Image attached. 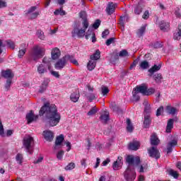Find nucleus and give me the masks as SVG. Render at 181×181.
<instances>
[{"instance_id": "obj_1", "label": "nucleus", "mask_w": 181, "mask_h": 181, "mask_svg": "<svg viewBox=\"0 0 181 181\" xmlns=\"http://www.w3.org/2000/svg\"><path fill=\"white\" fill-rule=\"evenodd\" d=\"M45 115V119L49 127H56L62 119V116L57 112V107L54 104L50 105L49 103L44 104L39 111V115L43 117Z\"/></svg>"}, {"instance_id": "obj_2", "label": "nucleus", "mask_w": 181, "mask_h": 181, "mask_svg": "<svg viewBox=\"0 0 181 181\" xmlns=\"http://www.w3.org/2000/svg\"><path fill=\"white\" fill-rule=\"evenodd\" d=\"M45 52L46 49L45 48L39 45H35L30 54V59L34 62H37L39 59H42L45 56Z\"/></svg>"}, {"instance_id": "obj_3", "label": "nucleus", "mask_w": 181, "mask_h": 181, "mask_svg": "<svg viewBox=\"0 0 181 181\" xmlns=\"http://www.w3.org/2000/svg\"><path fill=\"white\" fill-rule=\"evenodd\" d=\"M124 177L126 181H134L136 179V173L135 170L128 166L124 173Z\"/></svg>"}, {"instance_id": "obj_4", "label": "nucleus", "mask_w": 181, "mask_h": 181, "mask_svg": "<svg viewBox=\"0 0 181 181\" xmlns=\"http://www.w3.org/2000/svg\"><path fill=\"white\" fill-rule=\"evenodd\" d=\"M33 137L29 136L28 138L23 139V145L25 148L26 152L30 153V155L33 154V150L32 149V143L33 142Z\"/></svg>"}, {"instance_id": "obj_5", "label": "nucleus", "mask_w": 181, "mask_h": 181, "mask_svg": "<svg viewBox=\"0 0 181 181\" xmlns=\"http://www.w3.org/2000/svg\"><path fill=\"white\" fill-rule=\"evenodd\" d=\"M37 9L36 6H31L28 11H25V16H28V19L30 21L36 19L40 15L39 11H35Z\"/></svg>"}, {"instance_id": "obj_6", "label": "nucleus", "mask_w": 181, "mask_h": 181, "mask_svg": "<svg viewBox=\"0 0 181 181\" xmlns=\"http://www.w3.org/2000/svg\"><path fill=\"white\" fill-rule=\"evenodd\" d=\"M126 162L130 165L132 166H139L141 165V158L139 156L134 157V156L129 155L126 158Z\"/></svg>"}, {"instance_id": "obj_7", "label": "nucleus", "mask_w": 181, "mask_h": 181, "mask_svg": "<svg viewBox=\"0 0 181 181\" xmlns=\"http://www.w3.org/2000/svg\"><path fill=\"white\" fill-rule=\"evenodd\" d=\"M70 57H66L65 55L64 57L59 59L54 64V68L56 70H62L66 67V64H67V59Z\"/></svg>"}, {"instance_id": "obj_8", "label": "nucleus", "mask_w": 181, "mask_h": 181, "mask_svg": "<svg viewBox=\"0 0 181 181\" xmlns=\"http://www.w3.org/2000/svg\"><path fill=\"white\" fill-rule=\"evenodd\" d=\"M86 30H87V28H83V29H78V27H74L71 32L72 37H76V36L79 38L84 37L86 35Z\"/></svg>"}, {"instance_id": "obj_9", "label": "nucleus", "mask_w": 181, "mask_h": 181, "mask_svg": "<svg viewBox=\"0 0 181 181\" xmlns=\"http://www.w3.org/2000/svg\"><path fill=\"white\" fill-rule=\"evenodd\" d=\"M148 88V86H146V85H145V83H143L141 86H136V88H134V94H133V97H136V94L138 93H141L143 95H146V90Z\"/></svg>"}, {"instance_id": "obj_10", "label": "nucleus", "mask_w": 181, "mask_h": 181, "mask_svg": "<svg viewBox=\"0 0 181 181\" xmlns=\"http://www.w3.org/2000/svg\"><path fill=\"white\" fill-rule=\"evenodd\" d=\"M148 153L150 158H154L155 159H159L160 158V153L158 148L152 146L148 149Z\"/></svg>"}, {"instance_id": "obj_11", "label": "nucleus", "mask_w": 181, "mask_h": 181, "mask_svg": "<svg viewBox=\"0 0 181 181\" xmlns=\"http://www.w3.org/2000/svg\"><path fill=\"white\" fill-rule=\"evenodd\" d=\"M158 26L160 28V30H162V32H169V30H170V23L165 21H160L158 23Z\"/></svg>"}, {"instance_id": "obj_12", "label": "nucleus", "mask_w": 181, "mask_h": 181, "mask_svg": "<svg viewBox=\"0 0 181 181\" xmlns=\"http://www.w3.org/2000/svg\"><path fill=\"white\" fill-rule=\"evenodd\" d=\"M39 118V115H35L33 110H30L25 116V119H27L28 124H32L33 121H36Z\"/></svg>"}, {"instance_id": "obj_13", "label": "nucleus", "mask_w": 181, "mask_h": 181, "mask_svg": "<svg viewBox=\"0 0 181 181\" xmlns=\"http://www.w3.org/2000/svg\"><path fill=\"white\" fill-rule=\"evenodd\" d=\"M42 135L46 141L52 142L54 138V134L50 130H45L42 132Z\"/></svg>"}, {"instance_id": "obj_14", "label": "nucleus", "mask_w": 181, "mask_h": 181, "mask_svg": "<svg viewBox=\"0 0 181 181\" xmlns=\"http://www.w3.org/2000/svg\"><path fill=\"white\" fill-rule=\"evenodd\" d=\"M100 121H102L103 124H107L108 121H110V112L107 110H103L100 117Z\"/></svg>"}, {"instance_id": "obj_15", "label": "nucleus", "mask_w": 181, "mask_h": 181, "mask_svg": "<svg viewBox=\"0 0 181 181\" xmlns=\"http://www.w3.org/2000/svg\"><path fill=\"white\" fill-rule=\"evenodd\" d=\"M79 18L83 19L82 25L83 28L87 29L88 28V20H87V13L86 11H81L79 13Z\"/></svg>"}, {"instance_id": "obj_16", "label": "nucleus", "mask_w": 181, "mask_h": 181, "mask_svg": "<svg viewBox=\"0 0 181 181\" xmlns=\"http://www.w3.org/2000/svg\"><path fill=\"white\" fill-rule=\"evenodd\" d=\"M115 8H117V4L109 2L106 8V12L107 15H112V13L115 12Z\"/></svg>"}, {"instance_id": "obj_17", "label": "nucleus", "mask_w": 181, "mask_h": 181, "mask_svg": "<svg viewBox=\"0 0 181 181\" xmlns=\"http://www.w3.org/2000/svg\"><path fill=\"white\" fill-rule=\"evenodd\" d=\"M47 69L50 70V65L41 64L37 66V73H39V74H45V73H47Z\"/></svg>"}, {"instance_id": "obj_18", "label": "nucleus", "mask_w": 181, "mask_h": 181, "mask_svg": "<svg viewBox=\"0 0 181 181\" xmlns=\"http://www.w3.org/2000/svg\"><path fill=\"white\" fill-rule=\"evenodd\" d=\"M13 74L12 73V70L6 69L1 71V77L4 78H8V80H11V78H13Z\"/></svg>"}, {"instance_id": "obj_19", "label": "nucleus", "mask_w": 181, "mask_h": 181, "mask_svg": "<svg viewBox=\"0 0 181 181\" xmlns=\"http://www.w3.org/2000/svg\"><path fill=\"white\" fill-rule=\"evenodd\" d=\"M162 69V64H159L158 65L154 64L151 69H148L149 76L152 77L156 73V71H159Z\"/></svg>"}, {"instance_id": "obj_20", "label": "nucleus", "mask_w": 181, "mask_h": 181, "mask_svg": "<svg viewBox=\"0 0 181 181\" xmlns=\"http://www.w3.org/2000/svg\"><path fill=\"white\" fill-rule=\"evenodd\" d=\"M151 124H152V119L151 118V115H145L143 124L144 128H149V127H151Z\"/></svg>"}, {"instance_id": "obj_21", "label": "nucleus", "mask_w": 181, "mask_h": 181, "mask_svg": "<svg viewBox=\"0 0 181 181\" xmlns=\"http://www.w3.org/2000/svg\"><path fill=\"white\" fill-rule=\"evenodd\" d=\"M141 146V143L139 141H134L129 144V149L130 151H138Z\"/></svg>"}, {"instance_id": "obj_22", "label": "nucleus", "mask_w": 181, "mask_h": 181, "mask_svg": "<svg viewBox=\"0 0 181 181\" xmlns=\"http://www.w3.org/2000/svg\"><path fill=\"white\" fill-rule=\"evenodd\" d=\"M51 54L52 60H57V59L60 57V54H62V52H60V49H59V48H54V49H52Z\"/></svg>"}, {"instance_id": "obj_23", "label": "nucleus", "mask_w": 181, "mask_h": 181, "mask_svg": "<svg viewBox=\"0 0 181 181\" xmlns=\"http://www.w3.org/2000/svg\"><path fill=\"white\" fill-rule=\"evenodd\" d=\"M173 122H175L174 119H168L165 129V132H167V134H170V132H172V129H173Z\"/></svg>"}, {"instance_id": "obj_24", "label": "nucleus", "mask_w": 181, "mask_h": 181, "mask_svg": "<svg viewBox=\"0 0 181 181\" xmlns=\"http://www.w3.org/2000/svg\"><path fill=\"white\" fill-rule=\"evenodd\" d=\"M151 76H153V79L157 84H160V83H162V80H163V76L160 73L153 74Z\"/></svg>"}, {"instance_id": "obj_25", "label": "nucleus", "mask_w": 181, "mask_h": 181, "mask_svg": "<svg viewBox=\"0 0 181 181\" xmlns=\"http://www.w3.org/2000/svg\"><path fill=\"white\" fill-rule=\"evenodd\" d=\"M128 19H129V17L127 14L120 16L119 20V25H120L123 29H125V21H128Z\"/></svg>"}, {"instance_id": "obj_26", "label": "nucleus", "mask_w": 181, "mask_h": 181, "mask_svg": "<svg viewBox=\"0 0 181 181\" xmlns=\"http://www.w3.org/2000/svg\"><path fill=\"white\" fill-rule=\"evenodd\" d=\"M64 141V135L60 134L58 136L55 141V146L54 147V149H56L57 146H60L63 141Z\"/></svg>"}, {"instance_id": "obj_27", "label": "nucleus", "mask_w": 181, "mask_h": 181, "mask_svg": "<svg viewBox=\"0 0 181 181\" xmlns=\"http://www.w3.org/2000/svg\"><path fill=\"white\" fill-rule=\"evenodd\" d=\"M118 160H116L113 163L112 168L113 170H119L121 168V159H122V157H118Z\"/></svg>"}, {"instance_id": "obj_28", "label": "nucleus", "mask_w": 181, "mask_h": 181, "mask_svg": "<svg viewBox=\"0 0 181 181\" xmlns=\"http://www.w3.org/2000/svg\"><path fill=\"white\" fill-rule=\"evenodd\" d=\"M101 57V52H100V49H97L95 52L90 55V60H98Z\"/></svg>"}, {"instance_id": "obj_29", "label": "nucleus", "mask_w": 181, "mask_h": 181, "mask_svg": "<svg viewBox=\"0 0 181 181\" xmlns=\"http://www.w3.org/2000/svg\"><path fill=\"white\" fill-rule=\"evenodd\" d=\"M78 98H80V94L77 93V92H74L70 95V99L73 103H77Z\"/></svg>"}, {"instance_id": "obj_30", "label": "nucleus", "mask_w": 181, "mask_h": 181, "mask_svg": "<svg viewBox=\"0 0 181 181\" xmlns=\"http://www.w3.org/2000/svg\"><path fill=\"white\" fill-rule=\"evenodd\" d=\"M146 30V25H142L136 32L138 37H142Z\"/></svg>"}, {"instance_id": "obj_31", "label": "nucleus", "mask_w": 181, "mask_h": 181, "mask_svg": "<svg viewBox=\"0 0 181 181\" xmlns=\"http://www.w3.org/2000/svg\"><path fill=\"white\" fill-rule=\"evenodd\" d=\"M95 66H97V62L89 61L87 64V69L89 71H93L95 69Z\"/></svg>"}, {"instance_id": "obj_32", "label": "nucleus", "mask_w": 181, "mask_h": 181, "mask_svg": "<svg viewBox=\"0 0 181 181\" xmlns=\"http://www.w3.org/2000/svg\"><path fill=\"white\" fill-rule=\"evenodd\" d=\"M21 47H23V49L18 51V57L20 59L23 57V56H25V53H26V44H21Z\"/></svg>"}, {"instance_id": "obj_33", "label": "nucleus", "mask_w": 181, "mask_h": 181, "mask_svg": "<svg viewBox=\"0 0 181 181\" xmlns=\"http://www.w3.org/2000/svg\"><path fill=\"white\" fill-rule=\"evenodd\" d=\"M139 173H144V172H146L148 170V163H144L141 165H138Z\"/></svg>"}, {"instance_id": "obj_34", "label": "nucleus", "mask_w": 181, "mask_h": 181, "mask_svg": "<svg viewBox=\"0 0 181 181\" xmlns=\"http://www.w3.org/2000/svg\"><path fill=\"white\" fill-rule=\"evenodd\" d=\"M173 39L175 40H180L181 39V25H178V31L176 33H174Z\"/></svg>"}, {"instance_id": "obj_35", "label": "nucleus", "mask_w": 181, "mask_h": 181, "mask_svg": "<svg viewBox=\"0 0 181 181\" xmlns=\"http://www.w3.org/2000/svg\"><path fill=\"white\" fill-rule=\"evenodd\" d=\"M151 145H158L159 144V139L156 134H153L151 138Z\"/></svg>"}, {"instance_id": "obj_36", "label": "nucleus", "mask_w": 181, "mask_h": 181, "mask_svg": "<svg viewBox=\"0 0 181 181\" xmlns=\"http://www.w3.org/2000/svg\"><path fill=\"white\" fill-rule=\"evenodd\" d=\"M166 110L168 111V114H170L171 115H175L176 114L177 109L176 107L168 105L166 106Z\"/></svg>"}, {"instance_id": "obj_37", "label": "nucleus", "mask_w": 181, "mask_h": 181, "mask_svg": "<svg viewBox=\"0 0 181 181\" xmlns=\"http://www.w3.org/2000/svg\"><path fill=\"white\" fill-rule=\"evenodd\" d=\"M128 56H129L128 51H127V49H123L120 51L119 54L115 55V58L118 59V57H127Z\"/></svg>"}, {"instance_id": "obj_38", "label": "nucleus", "mask_w": 181, "mask_h": 181, "mask_svg": "<svg viewBox=\"0 0 181 181\" xmlns=\"http://www.w3.org/2000/svg\"><path fill=\"white\" fill-rule=\"evenodd\" d=\"M127 129L128 132H132L134 131V126L132 125V122H131V119H127Z\"/></svg>"}, {"instance_id": "obj_39", "label": "nucleus", "mask_w": 181, "mask_h": 181, "mask_svg": "<svg viewBox=\"0 0 181 181\" xmlns=\"http://www.w3.org/2000/svg\"><path fill=\"white\" fill-rule=\"evenodd\" d=\"M16 160L18 163V165H22V163H23V154L18 153L16 156Z\"/></svg>"}, {"instance_id": "obj_40", "label": "nucleus", "mask_w": 181, "mask_h": 181, "mask_svg": "<svg viewBox=\"0 0 181 181\" xmlns=\"http://www.w3.org/2000/svg\"><path fill=\"white\" fill-rule=\"evenodd\" d=\"M66 57H69L66 58V62H70L73 64H75L76 66H78V62H77L76 59H75L73 56L71 55H66Z\"/></svg>"}, {"instance_id": "obj_41", "label": "nucleus", "mask_w": 181, "mask_h": 181, "mask_svg": "<svg viewBox=\"0 0 181 181\" xmlns=\"http://www.w3.org/2000/svg\"><path fill=\"white\" fill-rule=\"evenodd\" d=\"M143 11H144V8H142V6L139 5L134 8V12L135 15H141Z\"/></svg>"}, {"instance_id": "obj_42", "label": "nucleus", "mask_w": 181, "mask_h": 181, "mask_svg": "<svg viewBox=\"0 0 181 181\" xmlns=\"http://www.w3.org/2000/svg\"><path fill=\"white\" fill-rule=\"evenodd\" d=\"M54 15H60L61 16H64V15H66V11H64L63 8L62 7L60 9L55 10V11L54 12Z\"/></svg>"}, {"instance_id": "obj_43", "label": "nucleus", "mask_w": 181, "mask_h": 181, "mask_svg": "<svg viewBox=\"0 0 181 181\" xmlns=\"http://www.w3.org/2000/svg\"><path fill=\"white\" fill-rule=\"evenodd\" d=\"M37 35L38 39H40V40H45V33L42 31V30H38L37 31Z\"/></svg>"}, {"instance_id": "obj_44", "label": "nucleus", "mask_w": 181, "mask_h": 181, "mask_svg": "<svg viewBox=\"0 0 181 181\" xmlns=\"http://www.w3.org/2000/svg\"><path fill=\"white\" fill-rule=\"evenodd\" d=\"M95 33H94V31H93V30L91 29H88V31L86 32V34L85 35V39H86L87 40H88V39H90V37L91 36H93V35H95Z\"/></svg>"}, {"instance_id": "obj_45", "label": "nucleus", "mask_w": 181, "mask_h": 181, "mask_svg": "<svg viewBox=\"0 0 181 181\" xmlns=\"http://www.w3.org/2000/svg\"><path fill=\"white\" fill-rule=\"evenodd\" d=\"M140 67L143 69V70H145L149 67V62L148 61L145 60L141 62Z\"/></svg>"}, {"instance_id": "obj_46", "label": "nucleus", "mask_w": 181, "mask_h": 181, "mask_svg": "<svg viewBox=\"0 0 181 181\" xmlns=\"http://www.w3.org/2000/svg\"><path fill=\"white\" fill-rule=\"evenodd\" d=\"M169 175L170 176H173L174 179H177V177H179V173H177V171H175V170H170Z\"/></svg>"}, {"instance_id": "obj_47", "label": "nucleus", "mask_w": 181, "mask_h": 181, "mask_svg": "<svg viewBox=\"0 0 181 181\" xmlns=\"http://www.w3.org/2000/svg\"><path fill=\"white\" fill-rule=\"evenodd\" d=\"M76 168V164L74 163H69L66 167L65 170H73Z\"/></svg>"}, {"instance_id": "obj_48", "label": "nucleus", "mask_w": 181, "mask_h": 181, "mask_svg": "<svg viewBox=\"0 0 181 181\" xmlns=\"http://www.w3.org/2000/svg\"><path fill=\"white\" fill-rule=\"evenodd\" d=\"M151 46L154 49H160V47H163V45H162V42H156L154 43H152Z\"/></svg>"}, {"instance_id": "obj_49", "label": "nucleus", "mask_w": 181, "mask_h": 181, "mask_svg": "<svg viewBox=\"0 0 181 181\" xmlns=\"http://www.w3.org/2000/svg\"><path fill=\"white\" fill-rule=\"evenodd\" d=\"M101 91L103 95H107L110 93V89H108V87L107 86H102Z\"/></svg>"}, {"instance_id": "obj_50", "label": "nucleus", "mask_w": 181, "mask_h": 181, "mask_svg": "<svg viewBox=\"0 0 181 181\" xmlns=\"http://www.w3.org/2000/svg\"><path fill=\"white\" fill-rule=\"evenodd\" d=\"M97 111H98L97 108H95V107H93L87 113V115H88V117H91V115H94L95 114H97Z\"/></svg>"}, {"instance_id": "obj_51", "label": "nucleus", "mask_w": 181, "mask_h": 181, "mask_svg": "<svg viewBox=\"0 0 181 181\" xmlns=\"http://www.w3.org/2000/svg\"><path fill=\"white\" fill-rule=\"evenodd\" d=\"M12 84V80L11 79H7L6 84H5V90L6 91L9 90V88H11V85Z\"/></svg>"}, {"instance_id": "obj_52", "label": "nucleus", "mask_w": 181, "mask_h": 181, "mask_svg": "<svg viewBox=\"0 0 181 181\" xmlns=\"http://www.w3.org/2000/svg\"><path fill=\"white\" fill-rule=\"evenodd\" d=\"M155 93V88H150L148 89V86H147V89L146 90V95H152V94Z\"/></svg>"}, {"instance_id": "obj_53", "label": "nucleus", "mask_w": 181, "mask_h": 181, "mask_svg": "<svg viewBox=\"0 0 181 181\" xmlns=\"http://www.w3.org/2000/svg\"><path fill=\"white\" fill-rule=\"evenodd\" d=\"M144 112L146 114H147V115H151V105H146L145 107H144Z\"/></svg>"}, {"instance_id": "obj_54", "label": "nucleus", "mask_w": 181, "mask_h": 181, "mask_svg": "<svg viewBox=\"0 0 181 181\" xmlns=\"http://www.w3.org/2000/svg\"><path fill=\"white\" fill-rule=\"evenodd\" d=\"M100 25H101V20L97 19L93 24V28H94V29H98V28H100Z\"/></svg>"}, {"instance_id": "obj_55", "label": "nucleus", "mask_w": 181, "mask_h": 181, "mask_svg": "<svg viewBox=\"0 0 181 181\" xmlns=\"http://www.w3.org/2000/svg\"><path fill=\"white\" fill-rule=\"evenodd\" d=\"M49 83H50V79L48 78H45L42 83V86H44V87L47 88V86H49Z\"/></svg>"}, {"instance_id": "obj_56", "label": "nucleus", "mask_w": 181, "mask_h": 181, "mask_svg": "<svg viewBox=\"0 0 181 181\" xmlns=\"http://www.w3.org/2000/svg\"><path fill=\"white\" fill-rule=\"evenodd\" d=\"M63 155H64V151L63 150H61L57 153V158L59 159V160H62V159H63Z\"/></svg>"}, {"instance_id": "obj_57", "label": "nucleus", "mask_w": 181, "mask_h": 181, "mask_svg": "<svg viewBox=\"0 0 181 181\" xmlns=\"http://www.w3.org/2000/svg\"><path fill=\"white\" fill-rule=\"evenodd\" d=\"M162 112H163V106H160L157 109L156 114V117H160V115H162Z\"/></svg>"}, {"instance_id": "obj_58", "label": "nucleus", "mask_w": 181, "mask_h": 181, "mask_svg": "<svg viewBox=\"0 0 181 181\" xmlns=\"http://www.w3.org/2000/svg\"><path fill=\"white\" fill-rule=\"evenodd\" d=\"M115 40V37H110L108 40H106L105 45L106 46H110V45H112V43H114Z\"/></svg>"}, {"instance_id": "obj_59", "label": "nucleus", "mask_w": 181, "mask_h": 181, "mask_svg": "<svg viewBox=\"0 0 181 181\" xmlns=\"http://www.w3.org/2000/svg\"><path fill=\"white\" fill-rule=\"evenodd\" d=\"M0 135H1V136H4V135H5L4 125L2 124V121H1V119H0Z\"/></svg>"}, {"instance_id": "obj_60", "label": "nucleus", "mask_w": 181, "mask_h": 181, "mask_svg": "<svg viewBox=\"0 0 181 181\" xmlns=\"http://www.w3.org/2000/svg\"><path fill=\"white\" fill-rule=\"evenodd\" d=\"M169 146H171L173 148V146H176L177 145V140L176 139H173L171 141H170L168 144Z\"/></svg>"}, {"instance_id": "obj_61", "label": "nucleus", "mask_w": 181, "mask_h": 181, "mask_svg": "<svg viewBox=\"0 0 181 181\" xmlns=\"http://www.w3.org/2000/svg\"><path fill=\"white\" fill-rule=\"evenodd\" d=\"M108 35H110V30H105L102 33V37H103V39H107V36H108Z\"/></svg>"}, {"instance_id": "obj_62", "label": "nucleus", "mask_w": 181, "mask_h": 181, "mask_svg": "<svg viewBox=\"0 0 181 181\" xmlns=\"http://www.w3.org/2000/svg\"><path fill=\"white\" fill-rule=\"evenodd\" d=\"M7 45L11 49H15V43L13 42H12L11 40H7Z\"/></svg>"}, {"instance_id": "obj_63", "label": "nucleus", "mask_w": 181, "mask_h": 181, "mask_svg": "<svg viewBox=\"0 0 181 181\" xmlns=\"http://www.w3.org/2000/svg\"><path fill=\"white\" fill-rule=\"evenodd\" d=\"M143 19L147 20L149 19V11H146L143 16H142Z\"/></svg>"}, {"instance_id": "obj_64", "label": "nucleus", "mask_w": 181, "mask_h": 181, "mask_svg": "<svg viewBox=\"0 0 181 181\" xmlns=\"http://www.w3.org/2000/svg\"><path fill=\"white\" fill-rule=\"evenodd\" d=\"M176 18H181L180 8H177L175 11Z\"/></svg>"}]
</instances>
